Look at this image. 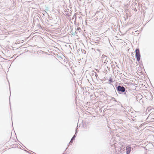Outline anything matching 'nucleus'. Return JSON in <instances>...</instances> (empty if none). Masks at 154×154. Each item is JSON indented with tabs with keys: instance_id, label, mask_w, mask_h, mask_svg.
Wrapping results in <instances>:
<instances>
[{
	"instance_id": "1",
	"label": "nucleus",
	"mask_w": 154,
	"mask_h": 154,
	"mask_svg": "<svg viewBox=\"0 0 154 154\" xmlns=\"http://www.w3.org/2000/svg\"><path fill=\"white\" fill-rule=\"evenodd\" d=\"M136 58L137 60L139 61L140 60V55L139 49L137 48L135 50Z\"/></svg>"
},
{
	"instance_id": "2",
	"label": "nucleus",
	"mask_w": 154,
	"mask_h": 154,
	"mask_svg": "<svg viewBox=\"0 0 154 154\" xmlns=\"http://www.w3.org/2000/svg\"><path fill=\"white\" fill-rule=\"evenodd\" d=\"M117 90L120 93L124 92L125 91V89L123 86L120 85H119L117 87Z\"/></svg>"
},
{
	"instance_id": "3",
	"label": "nucleus",
	"mask_w": 154,
	"mask_h": 154,
	"mask_svg": "<svg viewBox=\"0 0 154 154\" xmlns=\"http://www.w3.org/2000/svg\"><path fill=\"white\" fill-rule=\"evenodd\" d=\"M126 154H129L131 151V147L129 146H127L126 147Z\"/></svg>"
},
{
	"instance_id": "4",
	"label": "nucleus",
	"mask_w": 154,
	"mask_h": 154,
	"mask_svg": "<svg viewBox=\"0 0 154 154\" xmlns=\"http://www.w3.org/2000/svg\"><path fill=\"white\" fill-rule=\"evenodd\" d=\"M76 132H75V135L73 136L72 137L71 140L69 142V143H72L73 140H75V137H76Z\"/></svg>"
},
{
	"instance_id": "5",
	"label": "nucleus",
	"mask_w": 154,
	"mask_h": 154,
	"mask_svg": "<svg viewBox=\"0 0 154 154\" xmlns=\"http://www.w3.org/2000/svg\"><path fill=\"white\" fill-rule=\"evenodd\" d=\"M102 62L104 60H105V59H107V57L105 55H103L102 56Z\"/></svg>"
},
{
	"instance_id": "6",
	"label": "nucleus",
	"mask_w": 154,
	"mask_h": 154,
	"mask_svg": "<svg viewBox=\"0 0 154 154\" xmlns=\"http://www.w3.org/2000/svg\"><path fill=\"white\" fill-rule=\"evenodd\" d=\"M108 61L107 60V59H105L104 60V62H103V64L104 65V66H105L106 65L107 62H108Z\"/></svg>"
},
{
	"instance_id": "7",
	"label": "nucleus",
	"mask_w": 154,
	"mask_h": 154,
	"mask_svg": "<svg viewBox=\"0 0 154 154\" xmlns=\"http://www.w3.org/2000/svg\"><path fill=\"white\" fill-rule=\"evenodd\" d=\"M109 81L110 83L112 82H113V81L112 80V79L111 78H109Z\"/></svg>"
},
{
	"instance_id": "8",
	"label": "nucleus",
	"mask_w": 154,
	"mask_h": 154,
	"mask_svg": "<svg viewBox=\"0 0 154 154\" xmlns=\"http://www.w3.org/2000/svg\"><path fill=\"white\" fill-rule=\"evenodd\" d=\"M134 11H135V10L136 11V8H134Z\"/></svg>"
},
{
	"instance_id": "9",
	"label": "nucleus",
	"mask_w": 154,
	"mask_h": 154,
	"mask_svg": "<svg viewBox=\"0 0 154 154\" xmlns=\"http://www.w3.org/2000/svg\"><path fill=\"white\" fill-rule=\"evenodd\" d=\"M113 99H115L114 98H113Z\"/></svg>"
}]
</instances>
